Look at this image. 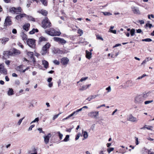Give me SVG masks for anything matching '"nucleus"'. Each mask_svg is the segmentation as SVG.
Returning <instances> with one entry per match:
<instances>
[{
    "mask_svg": "<svg viewBox=\"0 0 154 154\" xmlns=\"http://www.w3.org/2000/svg\"><path fill=\"white\" fill-rule=\"evenodd\" d=\"M12 54V53L9 51H4L3 53L4 57H8L9 56L11 55Z\"/></svg>",
    "mask_w": 154,
    "mask_h": 154,
    "instance_id": "16",
    "label": "nucleus"
},
{
    "mask_svg": "<svg viewBox=\"0 0 154 154\" xmlns=\"http://www.w3.org/2000/svg\"><path fill=\"white\" fill-rule=\"evenodd\" d=\"M135 30L134 29H132L130 31V34L131 36H133L135 33Z\"/></svg>",
    "mask_w": 154,
    "mask_h": 154,
    "instance_id": "33",
    "label": "nucleus"
},
{
    "mask_svg": "<svg viewBox=\"0 0 154 154\" xmlns=\"http://www.w3.org/2000/svg\"><path fill=\"white\" fill-rule=\"evenodd\" d=\"M51 47V45L49 43H47L45 45H44L41 51V53L42 55H44L48 52L49 48Z\"/></svg>",
    "mask_w": 154,
    "mask_h": 154,
    "instance_id": "2",
    "label": "nucleus"
},
{
    "mask_svg": "<svg viewBox=\"0 0 154 154\" xmlns=\"http://www.w3.org/2000/svg\"><path fill=\"white\" fill-rule=\"evenodd\" d=\"M98 96V95H92L88 97L86 99V100H87L89 101H90L92 99H94L97 97Z\"/></svg>",
    "mask_w": 154,
    "mask_h": 154,
    "instance_id": "17",
    "label": "nucleus"
},
{
    "mask_svg": "<svg viewBox=\"0 0 154 154\" xmlns=\"http://www.w3.org/2000/svg\"><path fill=\"white\" fill-rule=\"evenodd\" d=\"M146 94L137 95L135 98V101L138 103H141L144 101L145 98L146 97Z\"/></svg>",
    "mask_w": 154,
    "mask_h": 154,
    "instance_id": "4",
    "label": "nucleus"
},
{
    "mask_svg": "<svg viewBox=\"0 0 154 154\" xmlns=\"http://www.w3.org/2000/svg\"><path fill=\"white\" fill-rule=\"evenodd\" d=\"M80 135H81L80 133L78 134L77 135L76 137H75V140H78L79 139Z\"/></svg>",
    "mask_w": 154,
    "mask_h": 154,
    "instance_id": "55",
    "label": "nucleus"
},
{
    "mask_svg": "<svg viewBox=\"0 0 154 154\" xmlns=\"http://www.w3.org/2000/svg\"><path fill=\"white\" fill-rule=\"evenodd\" d=\"M97 38L98 39L101 40L102 41L103 40V38L101 37L99 35H97L96 36Z\"/></svg>",
    "mask_w": 154,
    "mask_h": 154,
    "instance_id": "42",
    "label": "nucleus"
},
{
    "mask_svg": "<svg viewBox=\"0 0 154 154\" xmlns=\"http://www.w3.org/2000/svg\"><path fill=\"white\" fill-rule=\"evenodd\" d=\"M114 28V26H111L109 31L113 33L116 34V30H112V29Z\"/></svg>",
    "mask_w": 154,
    "mask_h": 154,
    "instance_id": "22",
    "label": "nucleus"
},
{
    "mask_svg": "<svg viewBox=\"0 0 154 154\" xmlns=\"http://www.w3.org/2000/svg\"><path fill=\"white\" fill-rule=\"evenodd\" d=\"M13 52L14 54L16 55L19 54L20 53V51L15 49H14Z\"/></svg>",
    "mask_w": 154,
    "mask_h": 154,
    "instance_id": "29",
    "label": "nucleus"
},
{
    "mask_svg": "<svg viewBox=\"0 0 154 154\" xmlns=\"http://www.w3.org/2000/svg\"><path fill=\"white\" fill-rule=\"evenodd\" d=\"M99 112L97 111H92L88 114V116L95 119H97L99 116Z\"/></svg>",
    "mask_w": 154,
    "mask_h": 154,
    "instance_id": "5",
    "label": "nucleus"
},
{
    "mask_svg": "<svg viewBox=\"0 0 154 154\" xmlns=\"http://www.w3.org/2000/svg\"><path fill=\"white\" fill-rule=\"evenodd\" d=\"M69 61V59L66 57H64L61 59L60 62L63 65L67 64Z\"/></svg>",
    "mask_w": 154,
    "mask_h": 154,
    "instance_id": "9",
    "label": "nucleus"
},
{
    "mask_svg": "<svg viewBox=\"0 0 154 154\" xmlns=\"http://www.w3.org/2000/svg\"><path fill=\"white\" fill-rule=\"evenodd\" d=\"M42 4L45 6H46L48 4L47 0H40Z\"/></svg>",
    "mask_w": 154,
    "mask_h": 154,
    "instance_id": "27",
    "label": "nucleus"
},
{
    "mask_svg": "<svg viewBox=\"0 0 154 154\" xmlns=\"http://www.w3.org/2000/svg\"><path fill=\"white\" fill-rule=\"evenodd\" d=\"M0 72L4 75H6L7 73V70L4 68L3 64H0Z\"/></svg>",
    "mask_w": 154,
    "mask_h": 154,
    "instance_id": "8",
    "label": "nucleus"
},
{
    "mask_svg": "<svg viewBox=\"0 0 154 154\" xmlns=\"http://www.w3.org/2000/svg\"><path fill=\"white\" fill-rule=\"evenodd\" d=\"M128 120L132 122H137L138 121V119L134 117L132 115H129L128 117Z\"/></svg>",
    "mask_w": 154,
    "mask_h": 154,
    "instance_id": "10",
    "label": "nucleus"
},
{
    "mask_svg": "<svg viewBox=\"0 0 154 154\" xmlns=\"http://www.w3.org/2000/svg\"><path fill=\"white\" fill-rule=\"evenodd\" d=\"M46 40H47L46 38L43 37H41L39 38V42H41L43 41H45Z\"/></svg>",
    "mask_w": 154,
    "mask_h": 154,
    "instance_id": "35",
    "label": "nucleus"
},
{
    "mask_svg": "<svg viewBox=\"0 0 154 154\" xmlns=\"http://www.w3.org/2000/svg\"><path fill=\"white\" fill-rule=\"evenodd\" d=\"M153 102V100H148L145 101L144 102V103L145 104H149Z\"/></svg>",
    "mask_w": 154,
    "mask_h": 154,
    "instance_id": "47",
    "label": "nucleus"
},
{
    "mask_svg": "<svg viewBox=\"0 0 154 154\" xmlns=\"http://www.w3.org/2000/svg\"><path fill=\"white\" fill-rule=\"evenodd\" d=\"M51 23L49 21L47 17H45L42 21V26L44 29H46L51 26Z\"/></svg>",
    "mask_w": 154,
    "mask_h": 154,
    "instance_id": "3",
    "label": "nucleus"
},
{
    "mask_svg": "<svg viewBox=\"0 0 154 154\" xmlns=\"http://www.w3.org/2000/svg\"><path fill=\"white\" fill-rule=\"evenodd\" d=\"M38 12L45 16H46L48 14V12L46 10H39Z\"/></svg>",
    "mask_w": 154,
    "mask_h": 154,
    "instance_id": "18",
    "label": "nucleus"
},
{
    "mask_svg": "<svg viewBox=\"0 0 154 154\" xmlns=\"http://www.w3.org/2000/svg\"><path fill=\"white\" fill-rule=\"evenodd\" d=\"M35 126L34 125H31L28 129V131H30L32 130V128Z\"/></svg>",
    "mask_w": 154,
    "mask_h": 154,
    "instance_id": "54",
    "label": "nucleus"
},
{
    "mask_svg": "<svg viewBox=\"0 0 154 154\" xmlns=\"http://www.w3.org/2000/svg\"><path fill=\"white\" fill-rule=\"evenodd\" d=\"M45 32L52 36H60L61 34L60 31H56L53 28H51L50 30H45Z\"/></svg>",
    "mask_w": 154,
    "mask_h": 154,
    "instance_id": "1",
    "label": "nucleus"
},
{
    "mask_svg": "<svg viewBox=\"0 0 154 154\" xmlns=\"http://www.w3.org/2000/svg\"><path fill=\"white\" fill-rule=\"evenodd\" d=\"M78 111L77 110H76V111H74L72 113V114L73 116L74 115H77L78 114Z\"/></svg>",
    "mask_w": 154,
    "mask_h": 154,
    "instance_id": "49",
    "label": "nucleus"
},
{
    "mask_svg": "<svg viewBox=\"0 0 154 154\" xmlns=\"http://www.w3.org/2000/svg\"><path fill=\"white\" fill-rule=\"evenodd\" d=\"M17 45H18L20 47L22 48L23 49V45L21 44V43H20V42H18L17 43Z\"/></svg>",
    "mask_w": 154,
    "mask_h": 154,
    "instance_id": "53",
    "label": "nucleus"
},
{
    "mask_svg": "<svg viewBox=\"0 0 154 154\" xmlns=\"http://www.w3.org/2000/svg\"><path fill=\"white\" fill-rule=\"evenodd\" d=\"M53 40L56 42L63 45L65 44L66 43V41L63 38L59 37H54L53 38Z\"/></svg>",
    "mask_w": 154,
    "mask_h": 154,
    "instance_id": "7",
    "label": "nucleus"
},
{
    "mask_svg": "<svg viewBox=\"0 0 154 154\" xmlns=\"http://www.w3.org/2000/svg\"><path fill=\"white\" fill-rule=\"evenodd\" d=\"M39 121V118H36L31 123V124L32 123H33L34 122H38Z\"/></svg>",
    "mask_w": 154,
    "mask_h": 154,
    "instance_id": "48",
    "label": "nucleus"
},
{
    "mask_svg": "<svg viewBox=\"0 0 154 154\" xmlns=\"http://www.w3.org/2000/svg\"><path fill=\"white\" fill-rule=\"evenodd\" d=\"M51 136V134L49 133L47 136H45L44 137V142L46 144H47L48 143L49 141V139Z\"/></svg>",
    "mask_w": 154,
    "mask_h": 154,
    "instance_id": "12",
    "label": "nucleus"
},
{
    "mask_svg": "<svg viewBox=\"0 0 154 154\" xmlns=\"http://www.w3.org/2000/svg\"><path fill=\"white\" fill-rule=\"evenodd\" d=\"M27 54L30 57L32 58L33 57V53L32 52H28Z\"/></svg>",
    "mask_w": 154,
    "mask_h": 154,
    "instance_id": "30",
    "label": "nucleus"
},
{
    "mask_svg": "<svg viewBox=\"0 0 154 154\" xmlns=\"http://www.w3.org/2000/svg\"><path fill=\"white\" fill-rule=\"evenodd\" d=\"M53 85V82H50V83H49L48 84V86L49 88H51V87H52Z\"/></svg>",
    "mask_w": 154,
    "mask_h": 154,
    "instance_id": "59",
    "label": "nucleus"
},
{
    "mask_svg": "<svg viewBox=\"0 0 154 154\" xmlns=\"http://www.w3.org/2000/svg\"><path fill=\"white\" fill-rule=\"evenodd\" d=\"M78 33L79 34H80V35H81L83 33V32L82 30H81L80 29H79L78 30Z\"/></svg>",
    "mask_w": 154,
    "mask_h": 154,
    "instance_id": "46",
    "label": "nucleus"
},
{
    "mask_svg": "<svg viewBox=\"0 0 154 154\" xmlns=\"http://www.w3.org/2000/svg\"><path fill=\"white\" fill-rule=\"evenodd\" d=\"M53 62L55 65H58L60 64V62L57 60H54Z\"/></svg>",
    "mask_w": 154,
    "mask_h": 154,
    "instance_id": "41",
    "label": "nucleus"
},
{
    "mask_svg": "<svg viewBox=\"0 0 154 154\" xmlns=\"http://www.w3.org/2000/svg\"><path fill=\"white\" fill-rule=\"evenodd\" d=\"M87 87L86 85H83L81 88L79 89V90L80 91H83L87 89Z\"/></svg>",
    "mask_w": 154,
    "mask_h": 154,
    "instance_id": "34",
    "label": "nucleus"
},
{
    "mask_svg": "<svg viewBox=\"0 0 154 154\" xmlns=\"http://www.w3.org/2000/svg\"><path fill=\"white\" fill-rule=\"evenodd\" d=\"M27 44L30 47L34 48L35 46V42L34 39H29L26 42Z\"/></svg>",
    "mask_w": 154,
    "mask_h": 154,
    "instance_id": "6",
    "label": "nucleus"
},
{
    "mask_svg": "<svg viewBox=\"0 0 154 154\" xmlns=\"http://www.w3.org/2000/svg\"><path fill=\"white\" fill-rule=\"evenodd\" d=\"M114 149V148H112V147L109 148L107 150V151L109 153H110V152L111 151H113Z\"/></svg>",
    "mask_w": 154,
    "mask_h": 154,
    "instance_id": "38",
    "label": "nucleus"
},
{
    "mask_svg": "<svg viewBox=\"0 0 154 154\" xmlns=\"http://www.w3.org/2000/svg\"><path fill=\"white\" fill-rule=\"evenodd\" d=\"M137 32V33H140L142 32V30L140 29H138L136 30Z\"/></svg>",
    "mask_w": 154,
    "mask_h": 154,
    "instance_id": "64",
    "label": "nucleus"
},
{
    "mask_svg": "<svg viewBox=\"0 0 154 154\" xmlns=\"http://www.w3.org/2000/svg\"><path fill=\"white\" fill-rule=\"evenodd\" d=\"M142 41H145V42H150L152 41V40L150 38H147L144 39H142Z\"/></svg>",
    "mask_w": 154,
    "mask_h": 154,
    "instance_id": "36",
    "label": "nucleus"
},
{
    "mask_svg": "<svg viewBox=\"0 0 154 154\" xmlns=\"http://www.w3.org/2000/svg\"><path fill=\"white\" fill-rule=\"evenodd\" d=\"M21 36L23 40V41L26 40L27 38V35L23 33H22L21 34Z\"/></svg>",
    "mask_w": 154,
    "mask_h": 154,
    "instance_id": "25",
    "label": "nucleus"
},
{
    "mask_svg": "<svg viewBox=\"0 0 154 154\" xmlns=\"http://www.w3.org/2000/svg\"><path fill=\"white\" fill-rule=\"evenodd\" d=\"M26 14H22L17 15L16 17V18L17 20L20 19L21 18L25 17Z\"/></svg>",
    "mask_w": 154,
    "mask_h": 154,
    "instance_id": "20",
    "label": "nucleus"
},
{
    "mask_svg": "<svg viewBox=\"0 0 154 154\" xmlns=\"http://www.w3.org/2000/svg\"><path fill=\"white\" fill-rule=\"evenodd\" d=\"M28 20H29L34 21H35V19L33 18L32 17H29Z\"/></svg>",
    "mask_w": 154,
    "mask_h": 154,
    "instance_id": "52",
    "label": "nucleus"
},
{
    "mask_svg": "<svg viewBox=\"0 0 154 154\" xmlns=\"http://www.w3.org/2000/svg\"><path fill=\"white\" fill-rule=\"evenodd\" d=\"M152 127L150 126H149L148 127H146V128L148 130H152Z\"/></svg>",
    "mask_w": 154,
    "mask_h": 154,
    "instance_id": "57",
    "label": "nucleus"
},
{
    "mask_svg": "<svg viewBox=\"0 0 154 154\" xmlns=\"http://www.w3.org/2000/svg\"><path fill=\"white\" fill-rule=\"evenodd\" d=\"M20 10H10V12L13 14H19L20 13Z\"/></svg>",
    "mask_w": 154,
    "mask_h": 154,
    "instance_id": "24",
    "label": "nucleus"
},
{
    "mask_svg": "<svg viewBox=\"0 0 154 154\" xmlns=\"http://www.w3.org/2000/svg\"><path fill=\"white\" fill-rule=\"evenodd\" d=\"M133 13L136 14H140V11L139 10H133Z\"/></svg>",
    "mask_w": 154,
    "mask_h": 154,
    "instance_id": "43",
    "label": "nucleus"
},
{
    "mask_svg": "<svg viewBox=\"0 0 154 154\" xmlns=\"http://www.w3.org/2000/svg\"><path fill=\"white\" fill-rule=\"evenodd\" d=\"M146 27H148L149 26V28H151V27L152 26V24H150V23H147L146 24Z\"/></svg>",
    "mask_w": 154,
    "mask_h": 154,
    "instance_id": "50",
    "label": "nucleus"
},
{
    "mask_svg": "<svg viewBox=\"0 0 154 154\" xmlns=\"http://www.w3.org/2000/svg\"><path fill=\"white\" fill-rule=\"evenodd\" d=\"M69 135H67L66 136L65 138L63 140V141L64 142H67L69 140Z\"/></svg>",
    "mask_w": 154,
    "mask_h": 154,
    "instance_id": "32",
    "label": "nucleus"
},
{
    "mask_svg": "<svg viewBox=\"0 0 154 154\" xmlns=\"http://www.w3.org/2000/svg\"><path fill=\"white\" fill-rule=\"evenodd\" d=\"M42 64L44 66V67L46 69L48 68L49 66L48 62L45 60H42Z\"/></svg>",
    "mask_w": 154,
    "mask_h": 154,
    "instance_id": "14",
    "label": "nucleus"
},
{
    "mask_svg": "<svg viewBox=\"0 0 154 154\" xmlns=\"http://www.w3.org/2000/svg\"><path fill=\"white\" fill-rule=\"evenodd\" d=\"M103 13L105 15H109L111 14L110 13L107 12H104Z\"/></svg>",
    "mask_w": 154,
    "mask_h": 154,
    "instance_id": "58",
    "label": "nucleus"
},
{
    "mask_svg": "<svg viewBox=\"0 0 154 154\" xmlns=\"http://www.w3.org/2000/svg\"><path fill=\"white\" fill-rule=\"evenodd\" d=\"M83 133V137L85 139H86L88 137V134L87 131H84L83 130L82 131Z\"/></svg>",
    "mask_w": 154,
    "mask_h": 154,
    "instance_id": "26",
    "label": "nucleus"
},
{
    "mask_svg": "<svg viewBox=\"0 0 154 154\" xmlns=\"http://www.w3.org/2000/svg\"><path fill=\"white\" fill-rule=\"evenodd\" d=\"M14 94V91L13 89L11 88H9V90L8 92V95L9 96L12 95H13Z\"/></svg>",
    "mask_w": 154,
    "mask_h": 154,
    "instance_id": "21",
    "label": "nucleus"
},
{
    "mask_svg": "<svg viewBox=\"0 0 154 154\" xmlns=\"http://www.w3.org/2000/svg\"><path fill=\"white\" fill-rule=\"evenodd\" d=\"M9 40V38L7 37H3L0 39L1 42L3 45H5L6 43Z\"/></svg>",
    "mask_w": 154,
    "mask_h": 154,
    "instance_id": "13",
    "label": "nucleus"
},
{
    "mask_svg": "<svg viewBox=\"0 0 154 154\" xmlns=\"http://www.w3.org/2000/svg\"><path fill=\"white\" fill-rule=\"evenodd\" d=\"M23 67V66L22 65H21L19 66H18L17 67V69L18 71H19L20 72H21L22 71Z\"/></svg>",
    "mask_w": 154,
    "mask_h": 154,
    "instance_id": "31",
    "label": "nucleus"
},
{
    "mask_svg": "<svg viewBox=\"0 0 154 154\" xmlns=\"http://www.w3.org/2000/svg\"><path fill=\"white\" fill-rule=\"evenodd\" d=\"M131 83V82L130 81H128L125 82L124 85V88H128L129 86V85Z\"/></svg>",
    "mask_w": 154,
    "mask_h": 154,
    "instance_id": "23",
    "label": "nucleus"
},
{
    "mask_svg": "<svg viewBox=\"0 0 154 154\" xmlns=\"http://www.w3.org/2000/svg\"><path fill=\"white\" fill-rule=\"evenodd\" d=\"M4 146V145L3 144H1L0 145V149L2 150Z\"/></svg>",
    "mask_w": 154,
    "mask_h": 154,
    "instance_id": "61",
    "label": "nucleus"
},
{
    "mask_svg": "<svg viewBox=\"0 0 154 154\" xmlns=\"http://www.w3.org/2000/svg\"><path fill=\"white\" fill-rule=\"evenodd\" d=\"M30 26V24L29 23H26L23 26V28L26 31H28L29 28Z\"/></svg>",
    "mask_w": 154,
    "mask_h": 154,
    "instance_id": "19",
    "label": "nucleus"
},
{
    "mask_svg": "<svg viewBox=\"0 0 154 154\" xmlns=\"http://www.w3.org/2000/svg\"><path fill=\"white\" fill-rule=\"evenodd\" d=\"M59 115V114H58L57 115H54L53 117V120H55L56 118H57L58 117V116Z\"/></svg>",
    "mask_w": 154,
    "mask_h": 154,
    "instance_id": "56",
    "label": "nucleus"
},
{
    "mask_svg": "<svg viewBox=\"0 0 154 154\" xmlns=\"http://www.w3.org/2000/svg\"><path fill=\"white\" fill-rule=\"evenodd\" d=\"M106 90L107 91V93L111 91V87L110 86H109L108 87L106 88Z\"/></svg>",
    "mask_w": 154,
    "mask_h": 154,
    "instance_id": "40",
    "label": "nucleus"
},
{
    "mask_svg": "<svg viewBox=\"0 0 154 154\" xmlns=\"http://www.w3.org/2000/svg\"><path fill=\"white\" fill-rule=\"evenodd\" d=\"M88 77H83L80 80H79V82H82L83 81H85L88 79Z\"/></svg>",
    "mask_w": 154,
    "mask_h": 154,
    "instance_id": "39",
    "label": "nucleus"
},
{
    "mask_svg": "<svg viewBox=\"0 0 154 154\" xmlns=\"http://www.w3.org/2000/svg\"><path fill=\"white\" fill-rule=\"evenodd\" d=\"M52 78H50L47 80V82L49 83L51 82V81L52 80Z\"/></svg>",
    "mask_w": 154,
    "mask_h": 154,
    "instance_id": "62",
    "label": "nucleus"
},
{
    "mask_svg": "<svg viewBox=\"0 0 154 154\" xmlns=\"http://www.w3.org/2000/svg\"><path fill=\"white\" fill-rule=\"evenodd\" d=\"M24 118H22V119H20L19 120V121H18V122H17V125H20V124H21V123L22 122V121L23 120V119Z\"/></svg>",
    "mask_w": 154,
    "mask_h": 154,
    "instance_id": "45",
    "label": "nucleus"
},
{
    "mask_svg": "<svg viewBox=\"0 0 154 154\" xmlns=\"http://www.w3.org/2000/svg\"><path fill=\"white\" fill-rule=\"evenodd\" d=\"M38 32V30L37 29H33L32 30L29 32V33L30 34H33L35 32Z\"/></svg>",
    "mask_w": 154,
    "mask_h": 154,
    "instance_id": "28",
    "label": "nucleus"
},
{
    "mask_svg": "<svg viewBox=\"0 0 154 154\" xmlns=\"http://www.w3.org/2000/svg\"><path fill=\"white\" fill-rule=\"evenodd\" d=\"M86 57L88 59H90L92 57V53L87 50L86 51Z\"/></svg>",
    "mask_w": 154,
    "mask_h": 154,
    "instance_id": "15",
    "label": "nucleus"
},
{
    "mask_svg": "<svg viewBox=\"0 0 154 154\" xmlns=\"http://www.w3.org/2000/svg\"><path fill=\"white\" fill-rule=\"evenodd\" d=\"M11 24V21L9 17H7L5 19L4 26H7L10 25Z\"/></svg>",
    "mask_w": 154,
    "mask_h": 154,
    "instance_id": "11",
    "label": "nucleus"
},
{
    "mask_svg": "<svg viewBox=\"0 0 154 154\" xmlns=\"http://www.w3.org/2000/svg\"><path fill=\"white\" fill-rule=\"evenodd\" d=\"M145 60H146V61L148 62L149 60H152V58L151 57H148L146 58Z\"/></svg>",
    "mask_w": 154,
    "mask_h": 154,
    "instance_id": "51",
    "label": "nucleus"
},
{
    "mask_svg": "<svg viewBox=\"0 0 154 154\" xmlns=\"http://www.w3.org/2000/svg\"><path fill=\"white\" fill-rule=\"evenodd\" d=\"M57 134H58V136L59 137L60 139V140H61L63 137V135L62 134L60 133V131L57 132Z\"/></svg>",
    "mask_w": 154,
    "mask_h": 154,
    "instance_id": "37",
    "label": "nucleus"
},
{
    "mask_svg": "<svg viewBox=\"0 0 154 154\" xmlns=\"http://www.w3.org/2000/svg\"><path fill=\"white\" fill-rule=\"evenodd\" d=\"M136 143H135L136 145H137L139 144L138 138L137 137H135Z\"/></svg>",
    "mask_w": 154,
    "mask_h": 154,
    "instance_id": "60",
    "label": "nucleus"
},
{
    "mask_svg": "<svg viewBox=\"0 0 154 154\" xmlns=\"http://www.w3.org/2000/svg\"><path fill=\"white\" fill-rule=\"evenodd\" d=\"M151 17L152 18H154V16L153 14H151V15H148V18L149 19H150V17Z\"/></svg>",
    "mask_w": 154,
    "mask_h": 154,
    "instance_id": "63",
    "label": "nucleus"
},
{
    "mask_svg": "<svg viewBox=\"0 0 154 154\" xmlns=\"http://www.w3.org/2000/svg\"><path fill=\"white\" fill-rule=\"evenodd\" d=\"M11 10H21V8L20 7H19L17 8L15 7H12L11 8Z\"/></svg>",
    "mask_w": 154,
    "mask_h": 154,
    "instance_id": "44",
    "label": "nucleus"
}]
</instances>
